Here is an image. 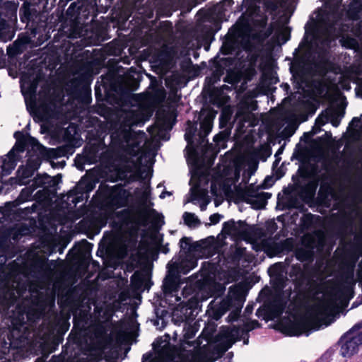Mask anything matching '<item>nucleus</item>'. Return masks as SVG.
Instances as JSON below:
<instances>
[{"label":"nucleus","instance_id":"f257e3e1","mask_svg":"<svg viewBox=\"0 0 362 362\" xmlns=\"http://www.w3.org/2000/svg\"><path fill=\"white\" fill-rule=\"evenodd\" d=\"M100 78L95 86L96 104L93 108L95 113L105 117L110 108L104 102L111 105L130 104L136 97L133 92L139 88L143 76L134 67L124 72L115 59H110L107 71Z\"/></svg>","mask_w":362,"mask_h":362},{"label":"nucleus","instance_id":"f03ea898","mask_svg":"<svg viewBox=\"0 0 362 362\" xmlns=\"http://www.w3.org/2000/svg\"><path fill=\"white\" fill-rule=\"evenodd\" d=\"M134 194L138 198L140 206L135 210L124 209L116 212V217L124 224L134 223L137 226H146L149 218L153 217V224L158 223L160 221L164 223L163 216L159 214L157 211L153 208H149L146 203L151 195L150 185L148 184L147 189L144 192H141L139 188H136Z\"/></svg>","mask_w":362,"mask_h":362},{"label":"nucleus","instance_id":"7ed1b4c3","mask_svg":"<svg viewBox=\"0 0 362 362\" xmlns=\"http://www.w3.org/2000/svg\"><path fill=\"white\" fill-rule=\"evenodd\" d=\"M100 0H78L70 4L67 9L66 23L70 28V35L76 37L83 31V28L92 22L94 12Z\"/></svg>","mask_w":362,"mask_h":362},{"label":"nucleus","instance_id":"20e7f679","mask_svg":"<svg viewBox=\"0 0 362 362\" xmlns=\"http://www.w3.org/2000/svg\"><path fill=\"white\" fill-rule=\"evenodd\" d=\"M329 309L330 306L327 303L314 305L308 310L305 316L290 321L285 329L290 336H300L311 329L317 330L320 327L318 316L325 314Z\"/></svg>","mask_w":362,"mask_h":362},{"label":"nucleus","instance_id":"39448f33","mask_svg":"<svg viewBox=\"0 0 362 362\" xmlns=\"http://www.w3.org/2000/svg\"><path fill=\"white\" fill-rule=\"evenodd\" d=\"M327 242V237L324 231L315 230L313 233L305 235L302 239V247L296 249L295 256L301 262H313L314 260L316 249L317 252H322Z\"/></svg>","mask_w":362,"mask_h":362},{"label":"nucleus","instance_id":"423d86ee","mask_svg":"<svg viewBox=\"0 0 362 362\" xmlns=\"http://www.w3.org/2000/svg\"><path fill=\"white\" fill-rule=\"evenodd\" d=\"M0 0V42L11 40L15 35L18 2Z\"/></svg>","mask_w":362,"mask_h":362},{"label":"nucleus","instance_id":"0eeeda50","mask_svg":"<svg viewBox=\"0 0 362 362\" xmlns=\"http://www.w3.org/2000/svg\"><path fill=\"white\" fill-rule=\"evenodd\" d=\"M136 115L131 112L128 119H125L117 128L111 133V144L117 148H124V143H129L136 139V133L131 127L136 122Z\"/></svg>","mask_w":362,"mask_h":362},{"label":"nucleus","instance_id":"6e6552de","mask_svg":"<svg viewBox=\"0 0 362 362\" xmlns=\"http://www.w3.org/2000/svg\"><path fill=\"white\" fill-rule=\"evenodd\" d=\"M222 232L227 235L238 234L244 239L261 238L265 235L261 228L247 225L245 221L235 222L230 219L223 223Z\"/></svg>","mask_w":362,"mask_h":362},{"label":"nucleus","instance_id":"1a4fd4ad","mask_svg":"<svg viewBox=\"0 0 362 362\" xmlns=\"http://www.w3.org/2000/svg\"><path fill=\"white\" fill-rule=\"evenodd\" d=\"M132 197V193L124 189L122 184L115 185L107 190L105 206L110 211L125 207L128 206L129 199Z\"/></svg>","mask_w":362,"mask_h":362},{"label":"nucleus","instance_id":"9d476101","mask_svg":"<svg viewBox=\"0 0 362 362\" xmlns=\"http://www.w3.org/2000/svg\"><path fill=\"white\" fill-rule=\"evenodd\" d=\"M337 345L339 346V354L343 358H351L358 353L362 346V332L357 334L346 332L341 336Z\"/></svg>","mask_w":362,"mask_h":362},{"label":"nucleus","instance_id":"9b49d317","mask_svg":"<svg viewBox=\"0 0 362 362\" xmlns=\"http://www.w3.org/2000/svg\"><path fill=\"white\" fill-rule=\"evenodd\" d=\"M310 73L313 76H325L333 69V63L329 59V52L325 49H320L317 52V57L310 61Z\"/></svg>","mask_w":362,"mask_h":362},{"label":"nucleus","instance_id":"f8f14e48","mask_svg":"<svg viewBox=\"0 0 362 362\" xmlns=\"http://www.w3.org/2000/svg\"><path fill=\"white\" fill-rule=\"evenodd\" d=\"M47 267V259L35 256L18 266V271L25 278H38L42 275Z\"/></svg>","mask_w":362,"mask_h":362},{"label":"nucleus","instance_id":"ddd939ff","mask_svg":"<svg viewBox=\"0 0 362 362\" xmlns=\"http://www.w3.org/2000/svg\"><path fill=\"white\" fill-rule=\"evenodd\" d=\"M315 273V267L308 264H304L299 282V284H302L306 281V285L308 286V292L313 296L321 292L320 284L313 279Z\"/></svg>","mask_w":362,"mask_h":362},{"label":"nucleus","instance_id":"4468645a","mask_svg":"<svg viewBox=\"0 0 362 362\" xmlns=\"http://www.w3.org/2000/svg\"><path fill=\"white\" fill-rule=\"evenodd\" d=\"M202 69H206L211 71V76L206 77L205 81L209 84H214L220 81L221 77L224 74L225 69L222 65L218 55H216L209 62V65L206 62L201 63Z\"/></svg>","mask_w":362,"mask_h":362},{"label":"nucleus","instance_id":"2eb2a0df","mask_svg":"<svg viewBox=\"0 0 362 362\" xmlns=\"http://www.w3.org/2000/svg\"><path fill=\"white\" fill-rule=\"evenodd\" d=\"M242 339L240 334V327L233 326L231 329L229 327L226 330L221 331L216 337V341H219L225 348L228 350L237 341Z\"/></svg>","mask_w":362,"mask_h":362},{"label":"nucleus","instance_id":"dca6fc26","mask_svg":"<svg viewBox=\"0 0 362 362\" xmlns=\"http://www.w3.org/2000/svg\"><path fill=\"white\" fill-rule=\"evenodd\" d=\"M180 275L177 274V271L171 269L168 266V272L163 279L162 290L165 296L170 295L177 292L180 288Z\"/></svg>","mask_w":362,"mask_h":362},{"label":"nucleus","instance_id":"f3484780","mask_svg":"<svg viewBox=\"0 0 362 362\" xmlns=\"http://www.w3.org/2000/svg\"><path fill=\"white\" fill-rule=\"evenodd\" d=\"M197 258L194 255H187L181 261L174 262L172 264H168L171 269L177 271V274H187L191 270L197 266Z\"/></svg>","mask_w":362,"mask_h":362},{"label":"nucleus","instance_id":"a211bd4d","mask_svg":"<svg viewBox=\"0 0 362 362\" xmlns=\"http://www.w3.org/2000/svg\"><path fill=\"white\" fill-rule=\"evenodd\" d=\"M259 189H262L259 188V185H257V189H247L242 188L240 185L236 186L235 187V197L237 202H242L252 204L254 203V199L252 198L257 197Z\"/></svg>","mask_w":362,"mask_h":362},{"label":"nucleus","instance_id":"6ab92c4d","mask_svg":"<svg viewBox=\"0 0 362 362\" xmlns=\"http://www.w3.org/2000/svg\"><path fill=\"white\" fill-rule=\"evenodd\" d=\"M200 301L196 297H192L187 301L185 306L182 307L181 310H177L174 313L173 315L175 317V321L182 322L188 320L187 311L190 312L197 309L199 307Z\"/></svg>","mask_w":362,"mask_h":362},{"label":"nucleus","instance_id":"aec40b11","mask_svg":"<svg viewBox=\"0 0 362 362\" xmlns=\"http://www.w3.org/2000/svg\"><path fill=\"white\" fill-rule=\"evenodd\" d=\"M30 40L28 37H18L12 45L7 47V55L10 58H14L19 54H21L26 49L27 45L29 43Z\"/></svg>","mask_w":362,"mask_h":362},{"label":"nucleus","instance_id":"412c9836","mask_svg":"<svg viewBox=\"0 0 362 362\" xmlns=\"http://www.w3.org/2000/svg\"><path fill=\"white\" fill-rule=\"evenodd\" d=\"M332 192V187L328 182H322L320 185L317 197L315 199V204L320 206H329V195Z\"/></svg>","mask_w":362,"mask_h":362},{"label":"nucleus","instance_id":"4be33fe9","mask_svg":"<svg viewBox=\"0 0 362 362\" xmlns=\"http://www.w3.org/2000/svg\"><path fill=\"white\" fill-rule=\"evenodd\" d=\"M318 185L319 180L313 179L301 187V196L305 202H309L314 199Z\"/></svg>","mask_w":362,"mask_h":362},{"label":"nucleus","instance_id":"5701e85b","mask_svg":"<svg viewBox=\"0 0 362 362\" xmlns=\"http://www.w3.org/2000/svg\"><path fill=\"white\" fill-rule=\"evenodd\" d=\"M346 16L349 20L358 21L362 17V0H352L348 6Z\"/></svg>","mask_w":362,"mask_h":362},{"label":"nucleus","instance_id":"b1692460","mask_svg":"<svg viewBox=\"0 0 362 362\" xmlns=\"http://www.w3.org/2000/svg\"><path fill=\"white\" fill-rule=\"evenodd\" d=\"M238 48V42L235 37L229 33L225 36L220 52L224 55L232 54Z\"/></svg>","mask_w":362,"mask_h":362},{"label":"nucleus","instance_id":"393cba45","mask_svg":"<svg viewBox=\"0 0 362 362\" xmlns=\"http://www.w3.org/2000/svg\"><path fill=\"white\" fill-rule=\"evenodd\" d=\"M88 320L87 313L82 310H80L78 312H76L74 313L73 317V329L71 331L69 337L74 334V330L78 329L81 332L84 327L85 324L86 323Z\"/></svg>","mask_w":362,"mask_h":362},{"label":"nucleus","instance_id":"a878e982","mask_svg":"<svg viewBox=\"0 0 362 362\" xmlns=\"http://www.w3.org/2000/svg\"><path fill=\"white\" fill-rule=\"evenodd\" d=\"M257 108V103L256 100H242L238 106L236 117L247 116L251 111H255Z\"/></svg>","mask_w":362,"mask_h":362},{"label":"nucleus","instance_id":"bb28decb","mask_svg":"<svg viewBox=\"0 0 362 362\" xmlns=\"http://www.w3.org/2000/svg\"><path fill=\"white\" fill-rule=\"evenodd\" d=\"M49 157L52 158L64 157L73 153V147L69 144H64L56 148H49Z\"/></svg>","mask_w":362,"mask_h":362},{"label":"nucleus","instance_id":"cd10ccee","mask_svg":"<svg viewBox=\"0 0 362 362\" xmlns=\"http://www.w3.org/2000/svg\"><path fill=\"white\" fill-rule=\"evenodd\" d=\"M156 126L159 131H168L173 128L174 123L171 120L170 115L165 114L162 116H159L157 114Z\"/></svg>","mask_w":362,"mask_h":362},{"label":"nucleus","instance_id":"c85d7f7f","mask_svg":"<svg viewBox=\"0 0 362 362\" xmlns=\"http://www.w3.org/2000/svg\"><path fill=\"white\" fill-rule=\"evenodd\" d=\"M25 192V191L24 189H22L19 196L16 200L13 202H6L4 206L2 208V213L4 214H10L12 212H13L15 214L16 211H14V209H16L18 205L24 202V199H23V196Z\"/></svg>","mask_w":362,"mask_h":362},{"label":"nucleus","instance_id":"c756f323","mask_svg":"<svg viewBox=\"0 0 362 362\" xmlns=\"http://www.w3.org/2000/svg\"><path fill=\"white\" fill-rule=\"evenodd\" d=\"M272 197V194L269 192H258L255 200H254V203L252 205L253 209H264L267 204V200L270 199Z\"/></svg>","mask_w":362,"mask_h":362},{"label":"nucleus","instance_id":"7c9ffc66","mask_svg":"<svg viewBox=\"0 0 362 362\" xmlns=\"http://www.w3.org/2000/svg\"><path fill=\"white\" fill-rule=\"evenodd\" d=\"M233 306L234 303L233 298L228 296L226 298L223 299L220 303L219 306L216 309V313H218V316H215L214 319L218 320L223 315L230 310Z\"/></svg>","mask_w":362,"mask_h":362},{"label":"nucleus","instance_id":"2f4dec72","mask_svg":"<svg viewBox=\"0 0 362 362\" xmlns=\"http://www.w3.org/2000/svg\"><path fill=\"white\" fill-rule=\"evenodd\" d=\"M206 136L204 134L198 133V139L196 141L194 140V143L192 144V146H187V148L188 149L189 153L192 156H197L198 154L197 150L202 147V146L205 143L208 142L206 139Z\"/></svg>","mask_w":362,"mask_h":362},{"label":"nucleus","instance_id":"473e14b6","mask_svg":"<svg viewBox=\"0 0 362 362\" xmlns=\"http://www.w3.org/2000/svg\"><path fill=\"white\" fill-rule=\"evenodd\" d=\"M229 292L231 293V295H229L228 297L233 299V303L236 301L239 308L240 309L245 300L243 288L241 287H235L233 288L231 286L229 288Z\"/></svg>","mask_w":362,"mask_h":362},{"label":"nucleus","instance_id":"72a5a7b5","mask_svg":"<svg viewBox=\"0 0 362 362\" xmlns=\"http://www.w3.org/2000/svg\"><path fill=\"white\" fill-rule=\"evenodd\" d=\"M175 52L172 48L166 47L160 51L158 58L162 64H170L173 60Z\"/></svg>","mask_w":362,"mask_h":362},{"label":"nucleus","instance_id":"f704fd0d","mask_svg":"<svg viewBox=\"0 0 362 362\" xmlns=\"http://www.w3.org/2000/svg\"><path fill=\"white\" fill-rule=\"evenodd\" d=\"M188 127L186 129L185 134V139L187 143V146H192L194 143V136L197 131V122L192 123L191 121H187Z\"/></svg>","mask_w":362,"mask_h":362},{"label":"nucleus","instance_id":"c9c22d12","mask_svg":"<svg viewBox=\"0 0 362 362\" xmlns=\"http://www.w3.org/2000/svg\"><path fill=\"white\" fill-rule=\"evenodd\" d=\"M54 106V104L50 100H42L38 107H37V113L40 116H48L52 112V108Z\"/></svg>","mask_w":362,"mask_h":362},{"label":"nucleus","instance_id":"e433bc0d","mask_svg":"<svg viewBox=\"0 0 362 362\" xmlns=\"http://www.w3.org/2000/svg\"><path fill=\"white\" fill-rule=\"evenodd\" d=\"M152 87V98L158 103L163 102L166 97V92L163 87L159 86L158 84L153 85L151 81Z\"/></svg>","mask_w":362,"mask_h":362},{"label":"nucleus","instance_id":"4c0bfd02","mask_svg":"<svg viewBox=\"0 0 362 362\" xmlns=\"http://www.w3.org/2000/svg\"><path fill=\"white\" fill-rule=\"evenodd\" d=\"M34 173L30 170L27 166L20 165L16 171V177L18 179V184L23 185V180L31 177Z\"/></svg>","mask_w":362,"mask_h":362},{"label":"nucleus","instance_id":"58836bf2","mask_svg":"<svg viewBox=\"0 0 362 362\" xmlns=\"http://www.w3.org/2000/svg\"><path fill=\"white\" fill-rule=\"evenodd\" d=\"M284 305L280 303L279 300H275L274 303L267 308V315L269 317L270 319H272L279 314H281L283 311Z\"/></svg>","mask_w":362,"mask_h":362},{"label":"nucleus","instance_id":"ea45409f","mask_svg":"<svg viewBox=\"0 0 362 362\" xmlns=\"http://www.w3.org/2000/svg\"><path fill=\"white\" fill-rule=\"evenodd\" d=\"M26 144L27 148L30 147L31 150L33 151H40V153H42V151L47 150V148L42 146L36 138L33 137L29 134L26 139Z\"/></svg>","mask_w":362,"mask_h":362},{"label":"nucleus","instance_id":"a19ab883","mask_svg":"<svg viewBox=\"0 0 362 362\" xmlns=\"http://www.w3.org/2000/svg\"><path fill=\"white\" fill-rule=\"evenodd\" d=\"M37 208V205L33 204L31 206L17 209L15 214L21 219H28L30 214L36 211Z\"/></svg>","mask_w":362,"mask_h":362},{"label":"nucleus","instance_id":"79ce46f5","mask_svg":"<svg viewBox=\"0 0 362 362\" xmlns=\"http://www.w3.org/2000/svg\"><path fill=\"white\" fill-rule=\"evenodd\" d=\"M262 11L260 6L257 4L250 5L245 8V11L243 13L242 17H247V21H250L253 17L259 16L261 15Z\"/></svg>","mask_w":362,"mask_h":362},{"label":"nucleus","instance_id":"37998d69","mask_svg":"<svg viewBox=\"0 0 362 362\" xmlns=\"http://www.w3.org/2000/svg\"><path fill=\"white\" fill-rule=\"evenodd\" d=\"M262 4L266 12L272 13L276 12L281 6L279 0H262Z\"/></svg>","mask_w":362,"mask_h":362},{"label":"nucleus","instance_id":"c03bdc74","mask_svg":"<svg viewBox=\"0 0 362 362\" xmlns=\"http://www.w3.org/2000/svg\"><path fill=\"white\" fill-rule=\"evenodd\" d=\"M16 160H8L4 158L1 165V173L2 175L6 176L10 175L16 166Z\"/></svg>","mask_w":362,"mask_h":362},{"label":"nucleus","instance_id":"a18cd8bd","mask_svg":"<svg viewBox=\"0 0 362 362\" xmlns=\"http://www.w3.org/2000/svg\"><path fill=\"white\" fill-rule=\"evenodd\" d=\"M55 194H53V192L51 191V189H49V187H43L42 189L38 190L35 194V197L36 199L41 202H45L49 200L51 197L54 196Z\"/></svg>","mask_w":362,"mask_h":362},{"label":"nucleus","instance_id":"49530a36","mask_svg":"<svg viewBox=\"0 0 362 362\" xmlns=\"http://www.w3.org/2000/svg\"><path fill=\"white\" fill-rule=\"evenodd\" d=\"M182 218L185 224H186L189 227L198 225L200 223L199 219L194 215V214L190 212H185L182 216Z\"/></svg>","mask_w":362,"mask_h":362},{"label":"nucleus","instance_id":"de8ad7c7","mask_svg":"<svg viewBox=\"0 0 362 362\" xmlns=\"http://www.w3.org/2000/svg\"><path fill=\"white\" fill-rule=\"evenodd\" d=\"M62 177L61 174H57L53 177L49 176V178L47 179V184L45 187H49V189H51V191L53 192V194H56L57 186L62 182Z\"/></svg>","mask_w":362,"mask_h":362},{"label":"nucleus","instance_id":"09e8293b","mask_svg":"<svg viewBox=\"0 0 362 362\" xmlns=\"http://www.w3.org/2000/svg\"><path fill=\"white\" fill-rule=\"evenodd\" d=\"M212 129V120L209 117H205L200 122V129L199 133L205 134V136H208L211 132Z\"/></svg>","mask_w":362,"mask_h":362},{"label":"nucleus","instance_id":"8fccbe9b","mask_svg":"<svg viewBox=\"0 0 362 362\" xmlns=\"http://www.w3.org/2000/svg\"><path fill=\"white\" fill-rule=\"evenodd\" d=\"M49 178V175L47 173L43 175L37 174L33 180V185L36 187H45L47 184V179Z\"/></svg>","mask_w":362,"mask_h":362},{"label":"nucleus","instance_id":"3c124183","mask_svg":"<svg viewBox=\"0 0 362 362\" xmlns=\"http://www.w3.org/2000/svg\"><path fill=\"white\" fill-rule=\"evenodd\" d=\"M145 281V277L144 276L138 272H136L134 274H132L131 276V282L133 286H134L136 288H139L142 286Z\"/></svg>","mask_w":362,"mask_h":362},{"label":"nucleus","instance_id":"603ef678","mask_svg":"<svg viewBox=\"0 0 362 362\" xmlns=\"http://www.w3.org/2000/svg\"><path fill=\"white\" fill-rule=\"evenodd\" d=\"M302 269H303V268L300 264H298V263L294 264L291 266L289 273H288L290 277H291V278L296 277V278L297 283L298 284L300 282Z\"/></svg>","mask_w":362,"mask_h":362},{"label":"nucleus","instance_id":"864d4df0","mask_svg":"<svg viewBox=\"0 0 362 362\" xmlns=\"http://www.w3.org/2000/svg\"><path fill=\"white\" fill-rule=\"evenodd\" d=\"M255 329L254 326H250V324H245L243 327H240V334L242 336L244 344L249 343V332Z\"/></svg>","mask_w":362,"mask_h":362},{"label":"nucleus","instance_id":"5fc2aeb1","mask_svg":"<svg viewBox=\"0 0 362 362\" xmlns=\"http://www.w3.org/2000/svg\"><path fill=\"white\" fill-rule=\"evenodd\" d=\"M327 115L329 117V122L332 124V125L334 127H337L341 122V118L337 112L334 110H327Z\"/></svg>","mask_w":362,"mask_h":362},{"label":"nucleus","instance_id":"6e6d98bb","mask_svg":"<svg viewBox=\"0 0 362 362\" xmlns=\"http://www.w3.org/2000/svg\"><path fill=\"white\" fill-rule=\"evenodd\" d=\"M126 146L124 145V149L127 153L132 156H136L137 153L136 151V148L139 147V142L137 141V138L135 140H132L129 143H125Z\"/></svg>","mask_w":362,"mask_h":362},{"label":"nucleus","instance_id":"4d7b16f0","mask_svg":"<svg viewBox=\"0 0 362 362\" xmlns=\"http://www.w3.org/2000/svg\"><path fill=\"white\" fill-rule=\"evenodd\" d=\"M12 325L15 329H20L25 324L24 318V312H18L17 316L11 320Z\"/></svg>","mask_w":362,"mask_h":362},{"label":"nucleus","instance_id":"13d9d810","mask_svg":"<svg viewBox=\"0 0 362 362\" xmlns=\"http://www.w3.org/2000/svg\"><path fill=\"white\" fill-rule=\"evenodd\" d=\"M238 75L235 71L232 70L231 69H229L226 71V76L223 79L224 82L230 84H233L235 82L238 81Z\"/></svg>","mask_w":362,"mask_h":362},{"label":"nucleus","instance_id":"bf43d9fd","mask_svg":"<svg viewBox=\"0 0 362 362\" xmlns=\"http://www.w3.org/2000/svg\"><path fill=\"white\" fill-rule=\"evenodd\" d=\"M80 100L86 104H88L91 101L90 90L88 88H83L78 93Z\"/></svg>","mask_w":362,"mask_h":362},{"label":"nucleus","instance_id":"052dcab7","mask_svg":"<svg viewBox=\"0 0 362 362\" xmlns=\"http://www.w3.org/2000/svg\"><path fill=\"white\" fill-rule=\"evenodd\" d=\"M257 17L259 18L254 19L252 21L253 25L255 27H259L260 28H265L267 25V22H268V16L265 13H263L262 12L261 15Z\"/></svg>","mask_w":362,"mask_h":362},{"label":"nucleus","instance_id":"680f3d73","mask_svg":"<svg viewBox=\"0 0 362 362\" xmlns=\"http://www.w3.org/2000/svg\"><path fill=\"white\" fill-rule=\"evenodd\" d=\"M192 244V238L190 237H183L180 240V250L183 251L186 256L188 255V247Z\"/></svg>","mask_w":362,"mask_h":362},{"label":"nucleus","instance_id":"e2e57ef3","mask_svg":"<svg viewBox=\"0 0 362 362\" xmlns=\"http://www.w3.org/2000/svg\"><path fill=\"white\" fill-rule=\"evenodd\" d=\"M251 37L253 40H255L258 43L262 44L266 39L268 38V36L264 33V30H260L253 33Z\"/></svg>","mask_w":362,"mask_h":362},{"label":"nucleus","instance_id":"0e129e2a","mask_svg":"<svg viewBox=\"0 0 362 362\" xmlns=\"http://www.w3.org/2000/svg\"><path fill=\"white\" fill-rule=\"evenodd\" d=\"M346 218H347L346 214H344L339 218L338 233L340 235L344 234L347 228V222L346 220Z\"/></svg>","mask_w":362,"mask_h":362},{"label":"nucleus","instance_id":"69168bd1","mask_svg":"<svg viewBox=\"0 0 362 362\" xmlns=\"http://www.w3.org/2000/svg\"><path fill=\"white\" fill-rule=\"evenodd\" d=\"M88 158L87 156H81L79 154L76 156L74 160L76 168L80 170H83L84 169L83 166L85 163L88 162Z\"/></svg>","mask_w":362,"mask_h":362},{"label":"nucleus","instance_id":"338daca9","mask_svg":"<svg viewBox=\"0 0 362 362\" xmlns=\"http://www.w3.org/2000/svg\"><path fill=\"white\" fill-rule=\"evenodd\" d=\"M275 181L276 180L274 179L273 176L267 175L265 177L263 182L259 185V188H262L264 189H269L274 185Z\"/></svg>","mask_w":362,"mask_h":362},{"label":"nucleus","instance_id":"774afa93","mask_svg":"<svg viewBox=\"0 0 362 362\" xmlns=\"http://www.w3.org/2000/svg\"><path fill=\"white\" fill-rule=\"evenodd\" d=\"M278 226L274 220H270L265 223L266 232L269 235H273L277 230Z\"/></svg>","mask_w":362,"mask_h":362}]
</instances>
